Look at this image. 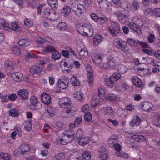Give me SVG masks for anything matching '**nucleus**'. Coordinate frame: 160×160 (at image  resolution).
Segmentation results:
<instances>
[{
    "label": "nucleus",
    "instance_id": "nucleus-1",
    "mask_svg": "<svg viewBox=\"0 0 160 160\" xmlns=\"http://www.w3.org/2000/svg\"><path fill=\"white\" fill-rule=\"evenodd\" d=\"M59 103L62 108H68L62 112V117L66 118H70L74 114L75 110L72 107V102L68 98L65 97L60 98Z\"/></svg>",
    "mask_w": 160,
    "mask_h": 160
},
{
    "label": "nucleus",
    "instance_id": "nucleus-2",
    "mask_svg": "<svg viewBox=\"0 0 160 160\" xmlns=\"http://www.w3.org/2000/svg\"><path fill=\"white\" fill-rule=\"evenodd\" d=\"M116 65V62L114 57L110 56L107 57V63H104L101 67L103 69L107 70L108 68H112Z\"/></svg>",
    "mask_w": 160,
    "mask_h": 160
},
{
    "label": "nucleus",
    "instance_id": "nucleus-3",
    "mask_svg": "<svg viewBox=\"0 0 160 160\" xmlns=\"http://www.w3.org/2000/svg\"><path fill=\"white\" fill-rule=\"evenodd\" d=\"M113 44L116 47L121 49L124 52H127L129 49L126 42L120 39H115Z\"/></svg>",
    "mask_w": 160,
    "mask_h": 160
},
{
    "label": "nucleus",
    "instance_id": "nucleus-4",
    "mask_svg": "<svg viewBox=\"0 0 160 160\" xmlns=\"http://www.w3.org/2000/svg\"><path fill=\"white\" fill-rule=\"evenodd\" d=\"M44 15L48 18L51 20H55L56 17V12L53 9L50 10L45 6L43 10Z\"/></svg>",
    "mask_w": 160,
    "mask_h": 160
},
{
    "label": "nucleus",
    "instance_id": "nucleus-5",
    "mask_svg": "<svg viewBox=\"0 0 160 160\" xmlns=\"http://www.w3.org/2000/svg\"><path fill=\"white\" fill-rule=\"evenodd\" d=\"M107 28L109 30L111 35L113 37H116L117 34L115 32L119 33L120 32V28L118 23L115 22L111 23V27H108Z\"/></svg>",
    "mask_w": 160,
    "mask_h": 160
},
{
    "label": "nucleus",
    "instance_id": "nucleus-6",
    "mask_svg": "<svg viewBox=\"0 0 160 160\" xmlns=\"http://www.w3.org/2000/svg\"><path fill=\"white\" fill-rule=\"evenodd\" d=\"M79 33L84 36L90 37L92 35V32L91 31L88 25H84L80 26L79 28Z\"/></svg>",
    "mask_w": 160,
    "mask_h": 160
},
{
    "label": "nucleus",
    "instance_id": "nucleus-7",
    "mask_svg": "<svg viewBox=\"0 0 160 160\" xmlns=\"http://www.w3.org/2000/svg\"><path fill=\"white\" fill-rule=\"evenodd\" d=\"M31 105L30 107L34 109H38L42 107L40 102L38 101V98L35 96H32L30 98Z\"/></svg>",
    "mask_w": 160,
    "mask_h": 160
},
{
    "label": "nucleus",
    "instance_id": "nucleus-8",
    "mask_svg": "<svg viewBox=\"0 0 160 160\" xmlns=\"http://www.w3.org/2000/svg\"><path fill=\"white\" fill-rule=\"evenodd\" d=\"M69 83V79L67 77L64 76L62 79L58 80V86L62 89H65L68 87Z\"/></svg>",
    "mask_w": 160,
    "mask_h": 160
},
{
    "label": "nucleus",
    "instance_id": "nucleus-9",
    "mask_svg": "<svg viewBox=\"0 0 160 160\" xmlns=\"http://www.w3.org/2000/svg\"><path fill=\"white\" fill-rule=\"evenodd\" d=\"M139 23L136 22H131L128 23V26L129 28L132 29L136 32L140 34L142 33L141 30L139 27Z\"/></svg>",
    "mask_w": 160,
    "mask_h": 160
},
{
    "label": "nucleus",
    "instance_id": "nucleus-10",
    "mask_svg": "<svg viewBox=\"0 0 160 160\" xmlns=\"http://www.w3.org/2000/svg\"><path fill=\"white\" fill-rule=\"evenodd\" d=\"M42 69V67H41L40 66H35L30 68V72L35 77L39 74Z\"/></svg>",
    "mask_w": 160,
    "mask_h": 160
},
{
    "label": "nucleus",
    "instance_id": "nucleus-11",
    "mask_svg": "<svg viewBox=\"0 0 160 160\" xmlns=\"http://www.w3.org/2000/svg\"><path fill=\"white\" fill-rule=\"evenodd\" d=\"M41 99L42 102L45 105H49L51 103V97L46 93L44 92L41 96Z\"/></svg>",
    "mask_w": 160,
    "mask_h": 160
},
{
    "label": "nucleus",
    "instance_id": "nucleus-12",
    "mask_svg": "<svg viewBox=\"0 0 160 160\" xmlns=\"http://www.w3.org/2000/svg\"><path fill=\"white\" fill-rule=\"evenodd\" d=\"M56 112V109L55 108L50 107L46 109L44 112V114L48 118H49L55 115Z\"/></svg>",
    "mask_w": 160,
    "mask_h": 160
},
{
    "label": "nucleus",
    "instance_id": "nucleus-13",
    "mask_svg": "<svg viewBox=\"0 0 160 160\" xmlns=\"http://www.w3.org/2000/svg\"><path fill=\"white\" fill-rule=\"evenodd\" d=\"M18 95L21 99L25 100L28 98V94L26 90L23 89L18 91Z\"/></svg>",
    "mask_w": 160,
    "mask_h": 160
},
{
    "label": "nucleus",
    "instance_id": "nucleus-14",
    "mask_svg": "<svg viewBox=\"0 0 160 160\" xmlns=\"http://www.w3.org/2000/svg\"><path fill=\"white\" fill-rule=\"evenodd\" d=\"M23 75L19 72H16L12 74L11 76V79L16 82L20 81L22 80Z\"/></svg>",
    "mask_w": 160,
    "mask_h": 160
},
{
    "label": "nucleus",
    "instance_id": "nucleus-15",
    "mask_svg": "<svg viewBox=\"0 0 160 160\" xmlns=\"http://www.w3.org/2000/svg\"><path fill=\"white\" fill-rule=\"evenodd\" d=\"M102 56L98 54L96 55L93 58V62L95 63L97 66L100 67L101 68L102 65L101 66V62L102 61Z\"/></svg>",
    "mask_w": 160,
    "mask_h": 160
},
{
    "label": "nucleus",
    "instance_id": "nucleus-16",
    "mask_svg": "<svg viewBox=\"0 0 160 160\" xmlns=\"http://www.w3.org/2000/svg\"><path fill=\"white\" fill-rule=\"evenodd\" d=\"M141 108L147 112H150L152 110V105L148 102H144L141 104Z\"/></svg>",
    "mask_w": 160,
    "mask_h": 160
},
{
    "label": "nucleus",
    "instance_id": "nucleus-17",
    "mask_svg": "<svg viewBox=\"0 0 160 160\" xmlns=\"http://www.w3.org/2000/svg\"><path fill=\"white\" fill-rule=\"evenodd\" d=\"M140 121L139 118L136 116L134 117L130 121V125L132 127L137 126L139 125Z\"/></svg>",
    "mask_w": 160,
    "mask_h": 160
},
{
    "label": "nucleus",
    "instance_id": "nucleus-18",
    "mask_svg": "<svg viewBox=\"0 0 160 160\" xmlns=\"http://www.w3.org/2000/svg\"><path fill=\"white\" fill-rule=\"evenodd\" d=\"M83 132L82 130L81 129H79L77 131L76 134V138L77 139H84L85 140H90V138L88 137H83Z\"/></svg>",
    "mask_w": 160,
    "mask_h": 160
},
{
    "label": "nucleus",
    "instance_id": "nucleus-19",
    "mask_svg": "<svg viewBox=\"0 0 160 160\" xmlns=\"http://www.w3.org/2000/svg\"><path fill=\"white\" fill-rule=\"evenodd\" d=\"M103 41V38L101 36L97 34L94 36L93 40V44L95 46L98 45Z\"/></svg>",
    "mask_w": 160,
    "mask_h": 160
},
{
    "label": "nucleus",
    "instance_id": "nucleus-20",
    "mask_svg": "<svg viewBox=\"0 0 160 160\" xmlns=\"http://www.w3.org/2000/svg\"><path fill=\"white\" fill-rule=\"evenodd\" d=\"M19 148L21 151V154L24 155L25 152L29 151L30 150V147L28 144H23L19 146Z\"/></svg>",
    "mask_w": 160,
    "mask_h": 160
},
{
    "label": "nucleus",
    "instance_id": "nucleus-21",
    "mask_svg": "<svg viewBox=\"0 0 160 160\" xmlns=\"http://www.w3.org/2000/svg\"><path fill=\"white\" fill-rule=\"evenodd\" d=\"M132 81L133 84L136 87H141L142 85L141 80L137 76H133L132 78Z\"/></svg>",
    "mask_w": 160,
    "mask_h": 160
},
{
    "label": "nucleus",
    "instance_id": "nucleus-22",
    "mask_svg": "<svg viewBox=\"0 0 160 160\" xmlns=\"http://www.w3.org/2000/svg\"><path fill=\"white\" fill-rule=\"evenodd\" d=\"M138 141H134L132 142L131 141H126L125 143L127 144L128 147L136 149L138 146Z\"/></svg>",
    "mask_w": 160,
    "mask_h": 160
},
{
    "label": "nucleus",
    "instance_id": "nucleus-23",
    "mask_svg": "<svg viewBox=\"0 0 160 160\" xmlns=\"http://www.w3.org/2000/svg\"><path fill=\"white\" fill-rule=\"evenodd\" d=\"M97 96L102 100L106 97L105 90L103 87H100L98 88V96Z\"/></svg>",
    "mask_w": 160,
    "mask_h": 160
},
{
    "label": "nucleus",
    "instance_id": "nucleus-24",
    "mask_svg": "<svg viewBox=\"0 0 160 160\" xmlns=\"http://www.w3.org/2000/svg\"><path fill=\"white\" fill-rule=\"evenodd\" d=\"M68 132H71V134L65 135V134L62 133L60 134L58 139L59 140H62L66 139V137H71L72 138L73 137V134L74 133V132L73 131H68Z\"/></svg>",
    "mask_w": 160,
    "mask_h": 160
},
{
    "label": "nucleus",
    "instance_id": "nucleus-25",
    "mask_svg": "<svg viewBox=\"0 0 160 160\" xmlns=\"http://www.w3.org/2000/svg\"><path fill=\"white\" fill-rule=\"evenodd\" d=\"M71 11V8L68 6H65L62 10V14L64 17H67L70 13Z\"/></svg>",
    "mask_w": 160,
    "mask_h": 160
},
{
    "label": "nucleus",
    "instance_id": "nucleus-26",
    "mask_svg": "<svg viewBox=\"0 0 160 160\" xmlns=\"http://www.w3.org/2000/svg\"><path fill=\"white\" fill-rule=\"evenodd\" d=\"M62 64L63 63L62 66V69L63 70L68 71L72 68V67L73 66V64H68V63L65 61H62Z\"/></svg>",
    "mask_w": 160,
    "mask_h": 160
},
{
    "label": "nucleus",
    "instance_id": "nucleus-27",
    "mask_svg": "<svg viewBox=\"0 0 160 160\" xmlns=\"http://www.w3.org/2000/svg\"><path fill=\"white\" fill-rule=\"evenodd\" d=\"M18 43L19 45L22 47H27L30 43L29 41L27 38L22 39L19 40Z\"/></svg>",
    "mask_w": 160,
    "mask_h": 160
},
{
    "label": "nucleus",
    "instance_id": "nucleus-28",
    "mask_svg": "<svg viewBox=\"0 0 160 160\" xmlns=\"http://www.w3.org/2000/svg\"><path fill=\"white\" fill-rule=\"evenodd\" d=\"M85 11V8L84 6L81 4L79 5V7L78 9H77L76 11L74 12L78 16H79L82 13H83Z\"/></svg>",
    "mask_w": 160,
    "mask_h": 160
},
{
    "label": "nucleus",
    "instance_id": "nucleus-29",
    "mask_svg": "<svg viewBox=\"0 0 160 160\" xmlns=\"http://www.w3.org/2000/svg\"><path fill=\"white\" fill-rule=\"evenodd\" d=\"M101 98L96 96L95 97H93L91 100V105L92 107H94L98 105L100 102Z\"/></svg>",
    "mask_w": 160,
    "mask_h": 160
},
{
    "label": "nucleus",
    "instance_id": "nucleus-30",
    "mask_svg": "<svg viewBox=\"0 0 160 160\" xmlns=\"http://www.w3.org/2000/svg\"><path fill=\"white\" fill-rule=\"evenodd\" d=\"M11 28L12 30L16 32H20L21 31L20 28L18 26L17 22H13L12 23Z\"/></svg>",
    "mask_w": 160,
    "mask_h": 160
},
{
    "label": "nucleus",
    "instance_id": "nucleus-31",
    "mask_svg": "<svg viewBox=\"0 0 160 160\" xmlns=\"http://www.w3.org/2000/svg\"><path fill=\"white\" fill-rule=\"evenodd\" d=\"M70 82L71 84L74 86H79L80 85V81L75 76L71 77Z\"/></svg>",
    "mask_w": 160,
    "mask_h": 160
},
{
    "label": "nucleus",
    "instance_id": "nucleus-32",
    "mask_svg": "<svg viewBox=\"0 0 160 160\" xmlns=\"http://www.w3.org/2000/svg\"><path fill=\"white\" fill-rule=\"evenodd\" d=\"M9 114L10 115L13 117H17L19 116V112L18 109L13 108L10 109L9 111Z\"/></svg>",
    "mask_w": 160,
    "mask_h": 160
},
{
    "label": "nucleus",
    "instance_id": "nucleus-33",
    "mask_svg": "<svg viewBox=\"0 0 160 160\" xmlns=\"http://www.w3.org/2000/svg\"><path fill=\"white\" fill-rule=\"evenodd\" d=\"M7 30L9 28L8 23H6L5 20L3 19L0 18V28Z\"/></svg>",
    "mask_w": 160,
    "mask_h": 160
},
{
    "label": "nucleus",
    "instance_id": "nucleus-34",
    "mask_svg": "<svg viewBox=\"0 0 160 160\" xmlns=\"http://www.w3.org/2000/svg\"><path fill=\"white\" fill-rule=\"evenodd\" d=\"M49 5L53 8H57L58 7L57 0H48Z\"/></svg>",
    "mask_w": 160,
    "mask_h": 160
},
{
    "label": "nucleus",
    "instance_id": "nucleus-35",
    "mask_svg": "<svg viewBox=\"0 0 160 160\" xmlns=\"http://www.w3.org/2000/svg\"><path fill=\"white\" fill-rule=\"evenodd\" d=\"M105 82L106 85L110 88L112 87L114 85L115 83L110 77L109 78L105 79Z\"/></svg>",
    "mask_w": 160,
    "mask_h": 160
},
{
    "label": "nucleus",
    "instance_id": "nucleus-36",
    "mask_svg": "<svg viewBox=\"0 0 160 160\" xmlns=\"http://www.w3.org/2000/svg\"><path fill=\"white\" fill-rule=\"evenodd\" d=\"M105 114L109 116H112L114 114V111L112 108L110 107H107L105 109Z\"/></svg>",
    "mask_w": 160,
    "mask_h": 160
},
{
    "label": "nucleus",
    "instance_id": "nucleus-37",
    "mask_svg": "<svg viewBox=\"0 0 160 160\" xmlns=\"http://www.w3.org/2000/svg\"><path fill=\"white\" fill-rule=\"evenodd\" d=\"M65 156L64 153H60L54 156L52 160H64Z\"/></svg>",
    "mask_w": 160,
    "mask_h": 160
},
{
    "label": "nucleus",
    "instance_id": "nucleus-38",
    "mask_svg": "<svg viewBox=\"0 0 160 160\" xmlns=\"http://www.w3.org/2000/svg\"><path fill=\"white\" fill-rule=\"evenodd\" d=\"M56 49L50 45H48L45 47L43 51L45 52H54Z\"/></svg>",
    "mask_w": 160,
    "mask_h": 160
},
{
    "label": "nucleus",
    "instance_id": "nucleus-39",
    "mask_svg": "<svg viewBox=\"0 0 160 160\" xmlns=\"http://www.w3.org/2000/svg\"><path fill=\"white\" fill-rule=\"evenodd\" d=\"M61 57V53L56 50L52 52V58L54 60L58 59Z\"/></svg>",
    "mask_w": 160,
    "mask_h": 160
},
{
    "label": "nucleus",
    "instance_id": "nucleus-40",
    "mask_svg": "<svg viewBox=\"0 0 160 160\" xmlns=\"http://www.w3.org/2000/svg\"><path fill=\"white\" fill-rule=\"evenodd\" d=\"M23 125L24 126V128L27 131H29L31 130L32 127V124L29 121H25Z\"/></svg>",
    "mask_w": 160,
    "mask_h": 160
},
{
    "label": "nucleus",
    "instance_id": "nucleus-41",
    "mask_svg": "<svg viewBox=\"0 0 160 160\" xmlns=\"http://www.w3.org/2000/svg\"><path fill=\"white\" fill-rule=\"evenodd\" d=\"M91 154L87 151H85L82 154V160H91Z\"/></svg>",
    "mask_w": 160,
    "mask_h": 160
},
{
    "label": "nucleus",
    "instance_id": "nucleus-42",
    "mask_svg": "<svg viewBox=\"0 0 160 160\" xmlns=\"http://www.w3.org/2000/svg\"><path fill=\"white\" fill-rule=\"evenodd\" d=\"M118 18L119 19V21L122 23L125 24L127 22V16L124 14H122L121 15H120Z\"/></svg>",
    "mask_w": 160,
    "mask_h": 160
},
{
    "label": "nucleus",
    "instance_id": "nucleus-43",
    "mask_svg": "<svg viewBox=\"0 0 160 160\" xmlns=\"http://www.w3.org/2000/svg\"><path fill=\"white\" fill-rule=\"evenodd\" d=\"M121 77V75L118 73H115L112 74L110 77L115 82Z\"/></svg>",
    "mask_w": 160,
    "mask_h": 160
},
{
    "label": "nucleus",
    "instance_id": "nucleus-44",
    "mask_svg": "<svg viewBox=\"0 0 160 160\" xmlns=\"http://www.w3.org/2000/svg\"><path fill=\"white\" fill-rule=\"evenodd\" d=\"M131 138L135 140H145L146 138L142 135H135L131 137Z\"/></svg>",
    "mask_w": 160,
    "mask_h": 160
},
{
    "label": "nucleus",
    "instance_id": "nucleus-45",
    "mask_svg": "<svg viewBox=\"0 0 160 160\" xmlns=\"http://www.w3.org/2000/svg\"><path fill=\"white\" fill-rule=\"evenodd\" d=\"M12 52L15 55H19L21 54V50L19 48L15 47L12 48Z\"/></svg>",
    "mask_w": 160,
    "mask_h": 160
},
{
    "label": "nucleus",
    "instance_id": "nucleus-46",
    "mask_svg": "<svg viewBox=\"0 0 160 160\" xmlns=\"http://www.w3.org/2000/svg\"><path fill=\"white\" fill-rule=\"evenodd\" d=\"M74 96L75 98L78 100H81L84 98L82 94L79 91H77L75 93Z\"/></svg>",
    "mask_w": 160,
    "mask_h": 160
},
{
    "label": "nucleus",
    "instance_id": "nucleus-47",
    "mask_svg": "<svg viewBox=\"0 0 160 160\" xmlns=\"http://www.w3.org/2000/svg\"><path fill=\"white\" fill-rule=\"evenodd\" d=\"M57 27L60 30H64L67 28L66 24L65 22H61L57 25Z\"/></svg>",
    "mask_w": 160,
    "mask_h": 160
},
{
    "label": "nucleus",
    "instance_id": "nucleus-48",
    "mask_svg": "<svg viewBox=\"0 0 160 160\" xmlns=\"http://www.w3.org/2000/svg\"><path fill=\"white\" fill-rule=\"evenodd\" d=\"M118 69V71L121 74L125 73L127 70V67L125 66L122 65L119 66Z\"/></svg>",
    "mask_w": 160,
    "mask_h": 160
},
{
    "label": "nucleus",
    "instance_id": "nucleus-49",
    "mask_svg": "<svg viewBox=\"0 0 160 160\" xmlns=\"http://www.w3.org/2000/svg\"><path fill=\"white\" fill-rule=\"evenodd\" d=\"M24 24L26 27L29 28L33 26V23L30 20L26 19L24 20Z\"/></svg>",
    "mask_w": 160,
    "mask_h": 160
},
{
    "label": "nucleus",
    "instance_id": "nucleus-50",
    "mask_svg": "<svg viewBox=\"0 0 160 160\" xmlns=\"http://www.w3.org/2000/svg\"><path fill=\"white\" fill-rule=\"evenodd\" d=\"M132 6L134 10H138L140 7V6L139 3L137 0H134L132 2Z\"/></svg>",
    "mask_w": 160,
    "mask_h": 160
},
{
    "label": "nucleus",
    "instance_id": "nucleus-51",
    "mask_svg": "<svg viewBox=\"0 0 160 160\" xmlns=\"http://www.w3.org/2000/svg\"><path fill=\"white\" fill-rule=\"evenodd\" d=\"M148 62L149 64L154 66H157L159 67L160 62H158L157 61L152 58H150L148 59Z\"/></svg>",
    "mask_w": 160,
    "mask_h": 160
},
{
    "label": "nucleus",
    "instance_id": "nucleus-52",
    "mask_svg": "<svg viewBox=\"0 0 160 160\" xmlns=\"http://www.w3.org/2000/svg\"><path fill=\"white\" fill-rule=\"evenodd\" d=\"M99 4V6L102 10H106L109 7V4L108 3L104 2H101L100 3H98Z\"/></svg>",
    "mask_w": 160,
    "mask_h": 160
},
{
    "label": "nucleus",
    "instance_id": "nucleus-53",
    "mask_svg": "<svg viewBox=\"0 0 160 160\" xmlns=\"http://www.w3.org/2000/svg\"><path fill=\"white\" fill-rule=\"evenodd\" d=\"M116 98V95L112 93H109L106 97L107 99L111 101L115 100Z\"/></svg>",
    "mask_w": 160,
    "mask_h": 160
},
{
    "label": "nucleus",
    "instance_id": "nucleus-54",
    "mask_svg": "<svg viewBox=\"0 0 160 160\" xmlns=\"http://www.w3.org/2000/svg\"><path fill=\"white\" fill-rule=\"evenodd\" d=\"M79 55L82 57H86L88 54L87 51L83 49H81L79 52Z\"/></svg>",
    "mask_w": 160,
    "mask_h": 160
},
{
    "label": "nucleus",
    "instance_id": "nucleus-55",
    "mask_svg": "<svg viewBox=\"0 0 160 160\" xmlns=\"http://www.w3.org/2000/svg\"><path fill=\"white\" fill-rule=\"evenodd\" d=\"M155 35L152 34H149L148 37V42L149 43H152L155 40Z\"/></svg>",
    "mask_w": 160,
    "mask_h": 160
},
{
    "label": "nucleus",
    "instance_id": "nucleus-56",
    "mask_svg": "<svg viewBox=\"0 0 160 160\" xmlns=\"http://www.w3.org/2000/svg\"><path fill=\"white\" fill-rule=\"evenodd\" d=\"M88 82L90 86L92 84L93 82V75L92 73H89L88 77Z\"/></svg>",
    "mask_w": 160,
    "mask_h": 160
},
{
    "label": "nucleus",
    "instance_id": "nucleus-57",
    "mask_svg": "<svg viewBox=\"0 0 160 160\" xmlns=\"http://www.w3.org/2000/svg\"><path fill=\"white\" fill-rule=\"evenodd\" d=\"M92 118V114L89 112L86 113L84 116L85 120L88 122L90 121L91 120Z\"/></svg>",
    "mask_w": 160,
    "mask_h": 160
},
{
    "label": "nucleus",
    "instance_id": "nucleus-58",
    "mask_svg": "<svg viewBox=\"0 0 160 160\" xmlns=\"http://www.w3.org/2000/svg\"><path fill=\"white\" fill-rule=\"evenodd\" d=\"M127 42L128 44L130 46H134L136 45L137 42L136 41L132 39H129L127 40Z\"/></svg>",
    "mask_w": 160,
    "mask_h": 160
},
{
    "label": "nucleus",
    "instance_id": "nucleus-59",
    "mask_svg": "<svg viewBox=\"0 0 160 160\" xmlns=\"http://www.w3.org/2000/svg\"><path fill=\"white\" fill-rule=\"evenodd\" d=\"M45 6V4H41L38 5V7H37V12L38 14H41L42 12V9L43 10V8Z\"/></svg>",
    "mask_w": 160,
    "mask_h": 160
},
{
    "label": "nucleus",
    "instance_id": "nucleus-60",
    "mask_svg": "<svg viewBox=\"0 0 160 160\" xmlns=\"http://www.w3.org/2000/svg\"><path fill=\"white\" fill-rule=\"evenodd\" d=\"M144 13L147 16H151L153 13V11L151 8H149L144 11Z\"/></svg>",
    "mask_w": 160,
    "mask_h": 160
},
{
    "label": "nucleus",
    "instance_id": "nucleus-61",
    "mask_svg": "<svg viewBox=\"0 0 160 160\" xmlns=\"http://www.w3.org/2000/svg\"><path fill=\"white\" fill-rule=\"evenodd\" d=\"M89 110V106L88 104H86L82 107L81 110L82 112H84V113H87L89 112H88Z\"/></svg>",
    "mask_w": 160,
    "mask_h": 160
},
{
    "label": "nucleus",
    "instance_id": "nucleus-62",
    "mask_svg": "<svg viewBox=\"0 0 160 160\" xmlns=\"http://www.w3.org/2000/svg\"><path fill=\"white\" fill-rule=\"evenodd\" d=\"M8 99L12 101H15L17 99V96L15 94H11L8 96Z\"/></svg>",
    "mask_w": 160,
    "mask_h": 160
},
{
    "label": "nucleus",
    "instance_id": "nucleus-63",
    "mask_svg": "<svg viewBox=\"0 0 160 160\" xmlns=\"http://www.w3.org/2000/svg\"><path fill=\"white\" fill-rule=\"evenodd\" d=\"M78 7L79 5H78L76 2L72 3L71 5V8L72 10L74 12L76 11L77 9H78Z\"/></svg>",
    "mask_w": 160,
    "mask_h": 160
},
{
    "label": "nucleus",
    "instance_id": "nucleus-64",
    "mask_svg": "<svg viewBox=\"0 0 160 160\" xmlns=\"http://www.w3.org/2000/svg\"><path fill=\"white\" fill-rule=\"evenodd\" d=\"M153 13L157 16L160 17V8H157L153 11Z\"/></svg>",
    "mask_w": 160,
    "mask_h": 160
}]
</instances>
